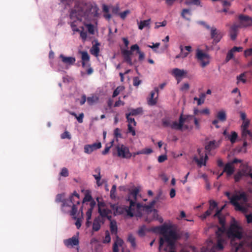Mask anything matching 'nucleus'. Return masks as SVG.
I'll return each instance as SVG.
<instances>
[{
  "mask_svg": "<svg viewBox=\"0 0 252 252\" xmlns=\"http://www.w3.org/2000/svg\"><path fill=\"white\" fill-rule=\"evenodd\" d=\"M118 157L123 158H130L132 154L130 153L129 148L123 144L118 145L116 147Z\"/></svg>",
  "mask_w": 252,
  "mask_h": 252,
  "instance_id": "7",
  "label": "nucleus"
},
{
  "mask_svg": "<svg viewBox=\"0 0 252 252\" xmlns=\"http://www.w3.org/2000/svg\"><path fill=\"white\" fill-rule=\"evenodd\" d=\"M167 22L166 20L163 21L162 22H157L156 23L155 28L158 29L160 27H164L166 25Z\"/></svg>",
  "mask_w": 252,
  "mask_h": 252,
  "instance_id": "55",
  "label": "nucleus"
},
{
  "mask_svg": "<svg viewBox=\"0 0 252 252\" xmlns=\"http://www.w3.org/2000/svg\"><path fill=\"white\" fill-rule=\"evenodd\" d=\"M217 203L214 200L209 201V209L204 213L202 216L203 219H206L208 216L211 215L214 210L217 207Z\"/></svg>",
  "mask_w": 252,
  "mask_h": 252,
  "instance_id": "14",
  "label": "nucleus"
},
{
  "mask_svg": "<svg viewBox=\"0 0 252 252\" xmlns=\"http://www.w3.org/2000/svg\"><path fill=\"white\" fill-rule=\"evenodd\" d=\"M127 241L130 243L131 246L133 248H134L136 246V243H135V237L132 235V234H130L128 236L127 238Z\"/></svg>",
  "mask_w": 252,
  "mask_h": 252,
  "instance_id": "40",
  "label": "nucleus"
},
{
  "mask_svg": "<svg viewBox=\"0 0 252 252\" xmlns=\"http://www.w3.org/2000/svg\"><path fill=\"white\" fill-rule=\"evenodd\" d=\"M81 54L82 55L81 59L82 61V64L83 67H84L85 65V62H88L90 60V56L88 53L86 51H82L81 52Z\"/></svg>",
  "mask_w": 252,
  "mask_h": 252,
  "instance_id": "28",
  "label": "nucleus"
},
{
  "mask_svg": "<svg viewBox=\"0 0 252 252\" xmlns=\"http://www.w3.org/2000/svg\"><path fill=\"white\" fill-rule=\"evenodd\" d=\"M210 30L211 38L213 40V43L217 44L220 41L223 36V34L215 27H211Z\"/></svg>",
  "mask_w": 252,
  "mask_h": 252,
  "instance_id": "9",
  "label": "nucleus"
},
{
  "mask_svg": "<svg viewBox=\"0 0 252 252\" xmlns=\"http://www.w3.org/2000/svg\"><path fill=\"white\" fill-rule=\"evenodd\" d=\"M129 201V206H117L115 204L111 205V208L115 210L114 214L115 215H121L126 213L127 215L132 217L134 216L135 211V202L132 199H127Z\"/></svg>",
  "mask_w": 252,
  "mask_h": 252,
  "instance_id": "5",
  "label": "nucleus"
},
{
  "mask_svg": "<svg viewBox=\"0 0 252 252\" xmlns=\"http://www.w3.org/2000/svg\"><path fill=\"white\" fill-rule=\"evenodd\" d=\"M221 210H217L213 217L214 218L217 217L219 219V223L223 226H225V219L224 217L221 216Z\"/></svg>",
  "mask_w": 252,
  "mask_h": 252,
  "instance_id": "23",
  "label": "nucleus"
},
{
  "mask_svg": "<svg viewBox=\"0 0 252 252\" xmlns=\"http://www.w3.org/2000/svg\"><path fill=\"white\" fill-rule=\"evenodd\" d=\"M223 172H226L228 176H230L233 174L234 167L230 162H228L225 165L223 168Z\"/></svg>",
  "mask_w": 252,
  "mask_h": 252,
  "instance_id": "24",
  "label": "nucleus"
},
{
  "mask_svg": "<svg viewBox=\"0 0 252 252\" xmlns=\"http://www.w3.org/2000/svg\"><path fill=\"white\" fill-rule=\"evenodd\" d=\"M70 114L72 116H73L74 117H75L79 123H83V118L84 116V114L83 113H80L79 115V116H77V114L75 112H70Z\"/></svg>",
  "mask_w": 252,
  "mask_h": 252,
  "instance_id": "38",
  "label": "nucleus"
},
{
  "mask_svg": "<svg viewBox=\"0 0 252 252\" xmlns=\"http://www.w3.org/2000/svg\"><path fill=\"white\" fill-rule=\"evenodd\" d=\"M194 116L193 115H184L183 114V120L184 124L185 123H190L191 121H193Z\"/></svg>",
  "mask_w": 252,
  "mask_h": 252,
  "instance_id": "37",
  "label": "nucleus"
},
{
  "mask_svg": "<svg viewBox=\"0 0 252 252\" xmlns=\"http://www.w3.org/2000/svg\"><path fill=\"white\" fill-rule=\"evenodd\" d=\"M98 213L101 216V218H106L108 220H111L112 216L111 214L112 213L111 210L108 208H102L101 206H103V203H98Z\"/></svg>",
  "mask_w": 252,
  "mask_h": 252,
  "instance_id": "11",
  "label": "nucleus"
},
{
  "mask_svg": "<svg viewBox=\"0 0 252 252\" xmlns=\"http://www.w3.org/2000/svg\"><path fill=\"white\" fill-rule=\"evenodd\" d=\"M187 15H189V16L191 15L190 10L189 9H183L181 13L182 17L187 20H190V18L187 17Z\"/></svg>",
  "mask_w": 252,
  "mask_h": 252,
  "instance_id": "35",
  "label": "nucleus"
},
{
  "mask_svg": "<svg viewBox=\"0 0 252 252\" xmlns=\"http://www.w3.org/2000/svg\"><path fill=\"white\" fill-rule=\"evenodd\" d=\"M121 130L119 128H116L115 129L114 131V137L117 139L118 141V138H122V135L121 134Z\"/></svg>",
  "mask_w": 252,
  "mask_h": 252,
  "instance_id": "42",
  "label": "nucleus"
},
{
  "mask_svg": "<svg viewBox=\"0 0 252 252\" xmlns=\"http://www.w3.org/2000/svg\"><path fill=\"white\" fill-rule=\"evenodd\" d=\"M142 154L148 155L150 154L153 152V150L151 148H145L141 150Z\"/></svg>",
  "mask_w": 252,
  "mask_h": 252,
  "instance_id": "64",
  "label": "nucleus"
},
{
  "mask_svg": "<svg viewBox=\"0 0 252 252\" xmlns=\"http://www.w3.org/2000/svg\"><path fill=\"white\" fill-rule=\"evenodd\" d=\"M113 143H114V140H112L111 142H110V146L108 147V146H106L104 150L102 152V154L103 155H105L106 154H107L108 152L110 150V149L111 148V147L113 146Z\"/></svg>",
  "mask_w": 252,
  "mask_h": 252,
  "instance_id": "54",
  "label": "nucleus"
},
{
  "mask_svg": "<svg viewBox=\"0 0 252 252\" xmlns=\"http://www.w3.org/2000/svg\"><path fill=\"white\" fill-rule=\"evenodd\" d=\"M78 32L80 33V37L84 40H86L87 37V33L86 32H84L83 31H80Z\"/></svg>",
  "mask_w": 252,
  "mask_h": 252,
  "instance_id": "62",
  "label": "nucleus"
},
{
  "mask_svg": "<svg viewBox=\"0 0 252 252\" xmlns=\"http://www.w3.org/2000/svg\"><path fill=\"white\" fill-rule=\"evenodd\" d=\"M167 157L166 155H160L158 158V161L161 163L167 160Z\"/></svg>",
  "mask_w": 252,
  "mask_h": 252,
  "instance_id": "61",
  "label": "nucleus"
},
{
  "mask_svg": "<svg viewBox=\"0 0 252 252\" xmlns=\"http://www.w3.org/2000/svg\"><path fill=\"white\" fill-rule=\"evenodd\" d=\"M200 158H198L197 157H195L193 158V160L197 163V164L201 167L202 165H206V161L208 158V156L206 154L204 155L199 156Z\"/></svg>",
  "mask_w": 252,
  "mask_h": 252,
  "instance_id": "22",
  "label": "nucleus"
},
{
  "mask_svg": "<svg viewBox=\"0 0 252 252\" xmlns=\"http://www.w3.org/2000/svg\"><path fill=\"white\" fill-rule=\"evenodd\" d=\"M139 190L138 189L135 188L130 191L129 193V196L128 197V199H130V197H132L134 200L136 199V197L137 195V194L138 193Z\"/></svg>",
  "mask_w": 252,
  "mask_h": 252,
  "instance_id": "39",
  "label": "nucleus"
},
{
  "mask_svg": "<svg viewBox=\"0 0 252 252\" xmlns=\"http://www.w3.org/2000/svg\"><path fill=\"white\" fill-rule=\"evenodd\" d=\"M60 175L61 176L64 177H66L68 176L69 174H68V169L65 167L63 168L61 170V172L60 173Z\"/></svg>",
  "mask_w": 252,
  "mask_h": 252,
  "instance_id": "47",
  "label": "nucleus"
},
{
  "mask_svg": "<svg viewBox=\"0 0 252 252\" xmlns=\"http://www.w3.org/2000/svg\"><path fill=\"white\" fill-rule=\"evenodd\" d=\"M61 137L63 139H64L65 138H67L68 139H70L71 138V135L70 134L69 132H68L67 131H65L61 135Z\"/></svg>",
  "mask_w": 252,
  "mask_h": 252,
  "instance_id": "49",
  "label": "nucleus"
},
{
  "mask_svg": "<svg viewBox=\"0 0 252 252\" xmlns=\"http://www.w3.org/2000/svg\"><path fill=\"white\" fill-rule=\"evenodd\" d=\"M217 147V142L215 140L209 141L205 146V150L209 153L212 150L215 149Z\"/></svg>",
  "mask_w": 252,
  "mask_h": 252,
  "instance_id": "25",
  "label": "nucleus"
},
{
  "mask_svg": "<svg viewBox=\"0 0 252 252\" xmlns=\"http://www.w3.org/2000/svg\"><path fill=\"white\" fill-rule=\"evenodd\" d=\"M124 90V87L123 86H118L117 88L114 91L112 97H115L117 96L121 92Z\"/></svg>",
  "mask_w": 252,
  "mask_h": 252,
  "instance_id": "41",
  "label": "nucleus"
},
{
  "mask_svg": "<svg viewBox=\"0 0 252 252\" xmlns=\"http://www.w3.org/2000/svg\"><path fill=\"white\" fill-rule=\"evenodd\" d=\"M59 58L62 62L66 65H73L75 62V58L72 57H65L63 54L60 55Z\"/></svg>",
  "mask_w": 252,
  "mask_h": 252,
  "instance_id": "18",
  "label": "nucleus"
},
{
  "mask_svg": "<svg viewBox=\"0 0 252 252\" xmlns=\"http://www.w3.org/2000/svg\"><path fill=\"white\" fill-rule=\"evenodd\" d=\"M160 233L163 236V237L160 238L159 242V250L160 251L161 247L166 241L168 246L173 249L174 247L175 242L178 239L177 233L173 230L170 229L167 225H162L159 227Z\"/></svg>",
  "mask_w": 252,
  "mask_h": 252,
  "instance_id": "2",
  "label": "nucleus"
},
{
  "mask_svg": "<svg viewBox=\"0 0 252 252\" xmlns=\"http://www.w3.org/2000/svg\"><path fill=\"white\" fill-rule=\"evenodd\" d=\"M238 137V134L235 131H232L231 135H228V139H229L232 144L234 143Z\"/></svg>",
  "mask_w": 252,
  "mask_h": 252,
  "instance_id": "34",
  "label": "nucleus"
},
{
  "mask_svg": "<svg viewBox=\"0 0 252 252\" xmlns=\"http://www.w3.org/2000/svg\"><path fill=\"white\" fill-rule=\"evenodd\" d=\"M130 13V11L128 9H127L123 12H120V13H119V15L120 16L122 19L125 20L126 16Z\"/></svg>",
  "mask_w": 252,
  "mask_h": 252,
  "instance_id": "44",
  "label": "nucleus"
},
{
  "mask_svg": "<svg viewBox=\"0 0 252 252\" xmlns=\"http://www.w3.org/2000/svg\"><path fill=\"white\" fill-rule=\"evenodd\" d=\"M141 83V81L138 77H135L133 79V85L134 86L137 87Z\"/></svg>",
  "mask_w": 252,
  "mask_h": 252,
  "instance_id": "52",
  "label": "nucleus"
},
{
  "mask_svg": "<svg viewBox=\"0 0 252 252\" xmlns=\"http://www.w3.org/2000/svg\"><path fill=\"white\" fill-rule=\"evenodd\" d=\"M91 52L92 54L94 55L95 56H97L99 52V49L97 46H93L91 50Z\"/></svg>",
  "mask_w": 252,
  "mask_h": 252,
  "instance_id": "53",
  "label": "nucleus"
},
{
  "mask_svg": "<svg viewBox=\"0 0 252 252\" xmlns=\"http://www.w3.org/2000/svg\"><path fill=\"white\" fill-rule=\"evenodd\" d=\"M171 123L170 121L167 119H163L162 120V124L163 126L165 127H170L171 126Z\"/></svg>",
  "mask_w": 252,
  "mask_h": 252,
  "instance_id": "59",
  "label": "nucleus"
},
{
  "mask_svg": "<svg viewBox=\"0 0 252 252\" xmlns=\"http://www.w3.org/2000/svg\"><path fill=\"white\" fill-rule=\"evenodd\" d=\"M99 8L95 2H88L84 4V8L75 6L70 14L71 17L76 16L78 19L80 17H84L86 19L90 17H97L99 16Z\"/></svg>",
  "mask_w": 252,
  "mask_h": 252,
  "instance_id": "1",
  "label": "nucleus"
},
{
  "mask_svg": "<svg viewBox=\"0 0 252 252\" xmlns=\"http://www.w3.org/2000/svg\"><path fill=\"white\" fill-rule=\"evenodd\" d=\"M93 200L91 194L89 193H87L85 194V197L83 200V203H84L87 201L90 202Z\"/></svg>",
  "mask_w": 252,
  "mask_h": 252,
  "instance_id": "56",
  "label": "nucleus"
},
{
  "mask_svg": "<svg viewBox=\"0 0 252 252\" xmlns=\"http://www.w3.org/2000/svg\"><path fill=\"white\" fill-rule=\"evenodd\" d=\"M143 113V109L141 107H138L136 109H132L128 114L131 116H136L139 114H142Z\"/></svg>",
  "mask_w": 252,
  "mask_h": 252,
  "instance_id": "31",
  "label": "nucleus"
},
{
  "mask_svg": "<svg viewBox=\"0 0 252 252\" xmlns=\"http://www.w3.org/2000/svg\"><path fill=\"white\" fill-rule=\"evenodd\" d=\"M64 194H58L56 197V202L57 203L59 202H63L64 197Z\"/></svg>",
  "mask_w": 252,
  "mask_h": 252,
  "instance_id": "48",
  "label": "nucleus"
},
{
  "mask_svg": "<svg viewBox=\"0 0 252 252\" xmlns=\"http://www.w3.org/2000/svg\"><path fill=\"white\" fill-rule=\"evenodd\" d=\"M242 129V138L243 140L246 139L247 135L252 137V133L248 129Z\"/></svg>",
  "mask_w": 252,
  "mask_h": 252,
  "instance_id": "36",
  "label": "nucleus"
},
{
  "mask_svg": "<svg viewBox=\"0 0 252 252\" xmlns=\"http://www.w3.org/2000/svg\"><path fill=\"white\" fill-rule=\"evenodd\" d=\"M110 227L112 233L116 234L117 233V226L115 220H111Z\"/></svg>",
  "mask_w": 252,
  "mask_h": 252,
  "instance_id": "33",
  "label": "nucleus"
},
{
  "mask_svg": "<svg viewBox=\"0 0 252 252\" xmlns=\"http://www.w3.org/2000/svg\"><path fill=\"white\" fill-rule=\"evenodd\" d=\"M103 223L104 220L103 219L99 216L96 217L93 223V231H98L100 229L101 224Z\"/></svg>",
  "mask_w": 252,
  "mask_h": 252,
  "instance_id": "16",
  "label": "nucleus"
},
{
  "mask_svg": "<svg viewBox=\"0 0 252 252\" xmlns=\"http://www.w3.org/2000/svg\"><path fill=\"white\" fill-rule=\"evenodd\" d=\"M130 114H126V118L127 119V122H128V124H132L134 126H136V122L134 120V118L130 117Z\"/></svg>",
  "mask_w": 252,
  "mask_h": 252,
  "instance_id": "45",
  "label": "nucleus"
},
{
  "mask_svg": "<svg viewBox=\"0 0 252 252\" xmlns=\"http://www.w3.org/2000/svg\"><path fill=\"white\" fill-rule=\"evenodd\" d=\"M128 132L131 133L133 136H135L136 134L134 128L130 124L128 125Z\"/></svg>",
  "mask_w": 252,
  "mask_h": 252,
  "instance_id": "57",
  "label": "nucleus"
},
{
  "mask_svg": "<svg viewBox=\"0 0 252 252\" xmlns=\"http://www.w3.org/2000/svg\"><path fill=\"white\" fill-rule=\"evenodd\" d=\"M244 176V174L242 173L241 171L238 172L234 175V180L236 182H239Z\"/></svg>",
  "mask_w": 252,
  "mask_h": 252,
  "instance_id": "46",
  "label": "nucleus"
},
{
  "mask_svg": "<svg viewBox=\"0 0 252 252\" xmlns=\"http://www.w3.org/2000/svg\"><path fill=\"white\" fill-rule=\"evenodd\" d=\"M99 97L97 95H92L91 96L88 97L87 101V103L92 105L94 103L98 102Z\"/></svg>",
  "mask_w": 252,
  "mask_h": 252,
  "instance_id": "30",
  "label": "nucleus"
},
{
  "mask_svg": "<svg viewBox=\"0 0 252 252\" xmlns=\"http://www.w3.org/2000/svg\"><path fill=\"white\" fill-rule=\"evenodd\" d=\"M172 74L175 77H183L187 72L183 69H180L178 68H175L172 70Z\"/></svg>",
  "mask_w": 252,
  "mask_h": 252,
  "instance_id": "26",
  "label": "nucleus"
},
{
  "mask_svg": "<svg viewBox=\"0 0 252 252\" xmlns=\"http://www.w3.org/2000/svg\"><path fill=\"white\" fill-rule=\"evenodd\" d=\"M250 124V121L249 120L244 121L241 126V129H248V127Z\"/></svg>",
  "mask_w": 252,
  "mask_h": 252,
  "instance_id": "63",
  "label": "nucleus"
},
{
  "mask_svg": "<svg viewBox=\"0 0 252 252\" xmlns=\"http://www.w3.org/2000/svg\"><path fill=\"white\" fill-rule=\"evenodd\" d=\"M79 204H80L79 194L76 191H74L69 199L63 200L62 204V208L63 210L66 207H71L70 214L72 216L73 219H76V214L78 210L77 206Z\"/></svg>",
  "mask_w": 252,
  "mask_h": 252,
  "instance_id": "3",
  "label": "nucleus"
},
{
  "mask_svg": "<svg viewBox=\"0 0 252 252\" xmlns=\"http://www.w3.org/2000/svg\"><path fill=\"white\" fill-rule=\"evenodd\" d=\"M158 88H155L154 90L150 93V97L148 99V103L150 105H154L157 102L158 97Z\"/></svg>",
  "mask_w": 252,
  "mask_h": 252,
  "instance_id": "12",
  "label": "nucleus"
},
{
  "mask_svg": "<svg viewBox=\"0 0 252 252\" xmlns=\"http://www.w3.org/2000/svg\"><path fill=\"white\" fill-rule=\"evenodd\" d=\"M111 241V237L108 231L105 232V236L103 240L104 243H108Z\"/></svg>",
  "mask_w": 252,
  "mask_h": 252,
  "instance_id": "50",
  "label": "nucleus"
},
{
  "mask_svg": "<svg viewBox=\"0 0 252 252\" xmlns=\"http://www.w3.org/2000/svg\"><path fill=\"white\" fill-rule=\"evenodd\" d=\"M227 237L232 241L240 240L243 237L242 227L236 221L232 223L226 230Z\"/></svg>",
  "mask_w": 252,
  "mask_h": 252,
  "instance_id": "6",
  "label": "nucleus"
},
{
  "mask_svg": "<svg viewBox=\"0 0 252 252\" xmlns=\"http://www.w3.org/2000/svg\"><path fill=\"white\" fill-rule=\"evenodd\" d=\"M87 28H88V31L89 32V33H91V34H94V26L91 24H87L86 25Z\"/></svg>",
  "mask_w": 252,
  "mask_h": 252,
  "instance_id": "60",
  "label": "nucleus"
},
{
  "mask_svg": "<svg viewBox=\"0 0 252 252\" xmlns=\"http://www.w3.org/2000/svg\"><path fill=\"white\" fill-rule=\"evenodd\" d=\"M101 147V144L100 142L95 143L93 144L86 145L84 146V152L88 154H90L94 150L100 149Z\"/></svg>",
  "mask_w": 252,
  "mask_h": 252,
  "instance_id": "13",
  "label": "nucleus"
},
{
  "mask_svg": "<svg viewBox=\"0 0 252 252\" xmlns=\"http://www.w3.org/2000/svg\"><path fill=\"white\" fill-rule=\"evenodd\" d=\"M122 54L124 57L125 61L129 65H132L133 63L130 57L132 54L131 51L126 49L123 50L122 51Z\"/></svg>",
  "mask_w": 252,
  "mask_h": 252,
  "instance_id": "21",
  "label": "nucleus"
},
{
  "mask_svg": "<svg viewBox=\"0 0 252 252\" xmlns=\"http://www.w3.org/2000/svg\"><path fill=\"white\" fill-rule=\"evenodd\" d=\"M224 240L222 238H217V242L216 245H214L210 250V252H215V250L221 251L223 249V244Z\"/></svg>",
  "mask_w": 252,
  "mask_h": 252,
  "instance_id": "19",
  "label": "nucleus"
},
{
  "mask_svg": "<svg viewBox=\"0 0 252 252\" xmlns=\"http://www.w3.org/2000/svg\"><path fill=\"white\" fill-rule=\"evenodd\" d=\"M150 22H151L150 19L140 21L138 24L139 29L141 30L143 29L144 28L149 27Z\"/></svg>",
  "mask_w": 252,
  "mask_h": 252,
  "instance_id": "27",
  "label": "nucleus"
},
{
  "mask_svg": "<svg viewBox=\"0 0 252 252\" xmlns=\"http://www.w3.org/2000/svg\"><path fill=\"white\" fill-rule=\"evenodd\" d=\"M64 244L67 247H73L78 246L79 244V239L77 236H74L71 238L65 239L63 240Z\"/></svg>",
  "mask_w": 252,
  "mask_h": 252,
  "instance_id": "15",
  "label": "nucleus"
},
{
  "mask_svg": "<svg viewBox=\"0 0 252 252\" xmlns=\"http://www.w3.org/2000/svg\"><path fill=\"white\" fill-rule=\"evenodd\" d=\"M246 76V73H243L240 74L239 76L237 77V82H242L243 83H245L246 82V79L245 78Z\"/></svg>",
  "mask_w": 252,
  "mask_h": 252,
  "instance_id": "43",
  "label": "nucleus"
},
{
  "mask_svg": "<svg viewBox=\"0 0 252 252\" xmlns=\"http://www.w3.org/2000/svg\"><path fill=\"white\" fill-rule=\"evenodd\" d=\"M145 226L144 225L141 227L138 231V234L140 236L145 235Z\"/></svg>",
  "mask_w": 252,
  "mask_h": 252,
  "instance_id": "58",
  "label": "nucleus"
},
{
  "mask_svg": "<svg viewBox=\"0 0 252 252\" xmlns=\"http://www.w3.org/2000/svg\"><path fill=\"white\" fill-rule=\"evenodd\" d=\"M224 194L230 200V203L235 206L236 210L241 211L245 210V207L238 202L240 201L243 203H246L248 201L247 195L244 192H239L232 196L230 195V193L228 191L225 192Z\"/></svg>",
  "mask_w": 252,
  "mask_h": 252,
  "instance_id": "4",
  "label": "nucleus"
},
{
  "mask_svg": "<svg viewBox=\"0 0 252 252\" xmlns=\"http://www.w3.org/2000/svg\"><path fill=\"white\" fill-rule=\"evenodd\" d=\"M233 57V52L231 50L228 51L226 57L225 59V62L227 63L229 62Z\"/></svg>",
  "mask_w": 252,
  "mask_h": 252,
  "instance_id": "51",
  "label": "nucleus"
},
{
  "mask_svg": "<svg viewBox=\"0 0 252 252\" xmlns=\"http://www.w3.org/2000/svg\"><path fill=\"white\" fill-rule=\"evenodd\" d=\"M184 126V121L183 120V114L180 116L179 123L177 121L172 122L171 128L176 130H181Z\"/></svg>",
  "mask_w": 252,
  "mask_h": 252,
  "instance_id": "17",
  "label": "nucleus"
},
{
  "mask_svg": "<svg viewBox=\"0 0 252 252\" xmlns=\"http://www.w3.org/2000/svg\"><path fill=\"white\" fill-rule=\"evenodd\" d=\"M225 231H226L225 226H221V227H219L218 228V230L216 232L217 238H222V235Z\"/></svg>",
  "mask_w": 252,
  "mask_h": 252,
  "instance_id": "32",
  "label": "nucleus"
},
{
  "mask_svg": "<svg viewBox=\"0 0 252 252\" xmlns=\"http://www.w3.org/2000/svg\"><path fill=\"white\" fill-rule=\"evenodd\" d=\"M240 28V26L237 25L236 24H234L230 27L229 30V34L230 38L232 40L236 39L237 36L238 31Z\"/></svg>",
  "mask_w": 252,
  "mask_h": 252,
  "instance_id": "20",
  "label": "nucleus"
},
{
  "mask_svg": "<svg viewBox=\"0 0 252 252\" xmlns=\"http://www.w3.org/2000/svg\"><path fill=\"white\" fill-rule=\"evenodd\" d=\"M196 57L197 60L201 63V66L202 67H205L209 63V56L201 50H197Z\"/></svg>",
  "mask_w": 252,
  "mask_h": 252,
  "instance_id": "8",
  "label": "nucleus"
},
{
  "mask_svg": "<svg viewBox=\"0 0 252 252\" xmlns=\"http://www.w3.org/2000/svg\"><path fill=\"white\" fill-rule=\"evenodd\" d=\"M217 118L218 120L221 122H225L226 120V115L224 111H219L217 115Z\"/></svg>",
  "mask_w": 252,
  "mask_h": 252,
  "instance_id": "29",
  "label": "nucleus"
},
{
  "mask_svg": "<svg viewBox=\"0 0 252 252\" xmlns=\"http://www.w3.org/2000/svg\"><path fill=\"white\" fill-rule=\"evenodd\" d=\"M238 19L240 21V27H248L252 25V18L249 16L241 14Z\"/></svg>",
  "mask_w": 252,
  "mask_h": 252,
  "instance_id": "10",
  "label": "nucleus"
}]
</instances>
